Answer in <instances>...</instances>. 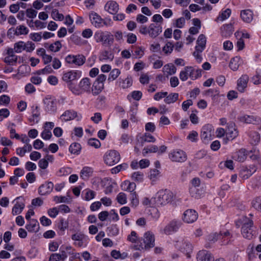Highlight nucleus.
Listing matches in <instances>:
<instances>
[{"mask_svg":"<svg viewBox=\"0 0 261 261\" xmlns=\"http://www.w3.org/2000/svg\"><path fill=\"white\" fill-rule=\"evenodd\" d=\"M143 243L139 245L135 246L136 250H148L153 248L155 245V236L151 231H147L144 233L142 239Z\"/></svg>","mask_w":261,"mask_h":261,"instance_id":"obj_1","label":"nucleus"},{"mask_svg":"<svg viewBox=\"0 0 261 261\" xmlns=\"http://www.w3.org/2000/svg\"><path fill=\"white\" fill-rule=\"evenodd\" d=\"M91 88V83L90 79L88 77L83 79L79 83L78 87L74 86L72 84L69 86L71 91L75 95H81L84 92H90Z\"/></svg>","mask_w":261,"mask_h":261,"instance_id":"obj_2","label":"nucleus"},{"mask_svg":"<svg viewBox=\"0 0 261 261\" xmlns=\"http://www.w3.org/2000/svg\"><path fill=\"white\" fill-rule=\"evenodd\" d=\"M94 38L96 42L101 43L106 46H110L114 42L113 36L109 32H96L94 34Z\"/></svg>","mask_w":261,"mask_h":261,"instance_id":"obj_3","label":"nucleus"},{"mask_svg":"<svg viewBox=\"0 0 261 261\" xmlns=\"http://www.w3.org/2000/svg\"><path fill=\"white\" fill-rule=\"evenodd\" d=\"M157 195L158 203L161 205H165L171 202L174 200L175 197L172 192L167 189L159 191Z\"/></svg>","mask_w":261,"mask_h":261,"instance_id":"obj_4","label":"nucleus"},{"mask_svg":"<svg viewBox=\"0 0 261 261\" xmlns=\"http://www.w3.org/2000/svg\"><path fill=\"white\" fill-rule=\"evenodd\" d=\"M242 222L243 223L242 234L243 237L248 239H252L254 235L252 230V221L245 217L242 218Z\"/></svg>","mask_w":261,"mask_h":261,"instance_id":"obj_5","label":"nucleus"},{"mask_svg":"<svg viewBox=\"0 0 261 261\" xmlns=\"http://www.w3.org/2000/svg\"><path fill=\"white\" fill-rule=\"evenodd\" d=\"M119 153L115 150H110L106 152L103 156L105 163L109 166H113L120 160Z\"/></svg>","mask_w":261,"mask_h":261,"instance_id":"obj_6","label":"nucleus"},{"mask_svg":"<svg viewBox=\"0 0 261 261\" xmlns=\"http://www.w3.org/2000/svg\"><path fill=\"white\" fill-rule=\"evenodd\" d=\"M175 246L186 254L187 257H191L190 254L193 251V246L189 242L184 240L181 241H178L175 244Z\"/></svg>","mask_w":261,"mask_h":261,"instance_id":"obj_7","label":"nucleus"},{"mask_svg":"<svg viewBox=\"0 0 261 261\" xmlns=\"http://www.w3.org/2000/svg\"><path fill=\"white\" fill-rule=\"evenodd\" d=\"M169 158L172 162L182 163L186 161L187 156L183 150L175 149L171 151Z\"/></svg>","mask_w":261,"mask_h":261,"instance_id":"obj_8","label":"nucleus"},{"mask_svg":"<svg viewBox=\"0 0 261 261\" xmlns=\"http://www.w3.org/2000/svg\"><path fill=\"white\" fill-rule=\"evenodd\" d=\"M214 128L210 124L205 125L202 128L201 138L203 142L207 143L213 139Z\"/></svg>","mask_w":261,"mask_h":261,"instance_id":"obj_9","label":"nucleus"},{"mask_svg":"<svg viewBox=\"0 0 261 261\" xmlns=\"http://www.w3.org/2000/svg\"><path fill=\"white\" fill-rule=\"evenodd\" d=\"M190 77L192 80L196 79L198 75L195 74V69L192 66H186L179 73V78L182 81H186Z\"/></svg>","mask_w":261,"mask_h":261,"instance_id":"obj_10","label":"nucleus"},{"mask_svg":"<svg viewBox=\"0 0 261 261\" xmlns=\"http://www.w3.org/2000/svg\"><path fill=\"white\" fill-rule=\"evenodd\" d=\"M226 135L227 139L224 140L225 143H227L228 140H233L238 136V131L234 123H230L228 124L226 129Z\"/></svg>","mask_w":261,"mask_h":261,"instance_id":"obj_11","label":"nucleus"},{"mask_svg":"<svg viewBox=\"0 0 261 261\" xmlns=\"http://www.w3.org/2000/svg\"><path fill=\"white\" fill-rule=\"evenodd\" d=\"M198 218V214L193 210H187L186 211L182 217L183 221L187 223H191L195 222Z\"/></svg>","mask_w":261,"mask_h":261,"instance_id":"obj_12","label":"nucleus"},{"mask_svg":"<svg viewBox=\"0 0 261 261\" xmlns=\"http://www.w3.org/2000/svg\"><path fill=\"white\" fill-rule=\"evenodd\" d=\"M15 201H16V202L12 210V214L14 216L20 214L25 206L24 199L22 197H17Z\"/></svg>","mask_w":261,"mask_h":261,"instance_id":"obj_13","label":"nucleus"},{"mask_svg":"<svg viewBox=\"0 0 261 261\" xmlns=\"http://www.w3.org/2000/svg\"><path fill=\"white\" fill-rule=\"evenodd\" d=\"M240 121L248 124H258L261 122V119L254 115H243L238 117Z\"/></svg>","mask_w":261,"mask_h":261,"instance_id":"obj_14","label":"nucleus"},{"mask_svg":"<svg viewBox=\"0 0 261 261\" xmlns=\"http://www.w3.org/2000/svg\"><path fill=\"white\" fill-rule=\"evenodd\" d=\"M46 111L48 112H54L56 111L57 106L56 99L50 97H47L43 100Z\"/></svg>","mask_w":261,"mask_h":261,"instance_id":"obj_15","label":"nucleus"},{"mask_svg":"<svg viewBox=\"0 0 261 261\" xmlns=\"http://www.w3.org/2000/svg\"><path fill=\"white\" fill-rule=\"evenodd\" d=\"M249 79V76L247 74H243L238 80L237 89L239 92L243 93L245 91Z\"/></svg>","mask_w":261,"mask_h":261,"instance_id":"obj_16","label":"nucleus"},{"mask_svg":"<svg viewBox=\"0 0 261 261\" xmlns=\"http://www.w3.org/2000/svg\"><path fill=\"white\" fill-rule=\"evenodd\" d=\"M89 17L92 24L96 28L102 27L105 24L104 20L95 12H91L89 15Z\"/></svg>","mask_w":261,"mask_h":261,"instance_id":"obj_17","label":"nucleus"},{"mask_svg":"<svg viewBox=\"0 0 261 261\" xmlns=\"http://www.w3.org/2000/svg\"><path fill=\"white\" fill-rule=\"evenodd\" d=\"M104 8L110 14H115L119 11V5L116 1L111 0L106 3Z\"/></svg>","mask_w":261,"mask_h":261,"instance_id":"obj_18","label":"nucleus"},{"mask_svg":"<svg viewBox=\"0 0 261 261\" xmlns=\"http://www.w3.org/2000/svg\"><path fill=\"white\" fill-rule=\"evenodd\" d=\"M162 32V28L160 24L151 23L149 25V35L152 38L158 36Z\"/></svg>","mask_w":261,"mask_h":261,"instance_id":"obj_19","label":"nucleus"},{"mask_svg":"<svg viewBox=\"0 0 261 261\" xmlns=\"http://www.w3.org/2000/svg\"><path fill=\"white\" fill-rule=\"evenodd\" d=\"M198 261H214V258L211 253L204 250L199 251L197 254Z\"/></svg>","mask_w":261,"mask_h":261,"instance_id":"obj_20","label":"nucleus"},{"mask_svg":"<svg viewBox=\"0 0 261 261\" xmlns=\"http://www.w3.org/2000/svg\"><path fill=\"white\" fill-rule=\"evenodd\" d=\"M14 50L12 48L7 49V56L5 58L4 61L8 64H13L17 62V57L14 54Z\"/></svg>","mask_w":261,"mask_h":261,"instance_id":"obj_21","label":"nucleus"},{"mask_svg":"<svg viewBox=\"0 0 261 261\" xmlns=\"http://www.w3.org/2000/svg\"><path fill=\"white\" fill-rule=\"evenodd\" d=\"M54 188V184L52 182H48L42 185L39 188V193L42 195H45L51 192Z\"/></svg>","mask_w":261,"mask_h":261,"instance_id":"obj_22","label":"nucleus"},{"mask_svg":"<svg viewBox=\"0 0 261 261\" xmlns=\"http://www.w3.org/2000/svg\"><path fill=\"white\" fill-rule=\"evenodd\" d=\"M155 141V139L153 136L149 134L145 133L143 136L140 137L138 139L137 145L139 146V147H142L145 142H154Z\"/></svg>","mask_w":261,"mask_h":261,"instance_id":"obj_23","label":"nucleus"},{"mask_svg":"<svg viewBox=\"0 0 261 261\" xmlns=\"http://www.w3.org/2000/svg\"><path fill=\"white\" fill-rule=\"evenodd\" d=\"M241 17L245 22L250 23L253 20V12L251 10L249 9L242 10L241 12Z\"/></svg>","mask_w":261,"mask_h":261,"instance_id":"obj_24","label":"nucleus"},{"mask_svg":"<svg viewBox=\"0 0 261 261\" xmlns=\"http://www.w3.org/2000/svg\"><path fill=\"white\" fill-rule=\"evenodd\" d=\"M77 117V113L73 110L66 111L60 117L62 121H67L74 119Z\"/></svg>","mask_w":261,"mask_h":261,"instance_id":"obj_25","label":"nucleus"},{"mask_svg":"<svg viewBox=\"0 0 261 261\" xmlns=\"http://www.w3.org/2000/svg\"><path fill=\"white\" fill-rule=\"evenodd\" d=\"M29 223L27 224L25 228L31 232H37L39 230V223L37 220L32 219L30 220Z\"/></svg>","mask_w":261,"mask_h":261,"instance_id":"obj_26","label":"nucleus"},{"mask_svg":"<svg viewBox=\"0 0 261 261\" xmlns=\"http://www.w3.org/2000/svg\"><path fill=\"white\" fill-rule=\"evenodd\" d=\"M206 42V39L203 34H201L199 36L197 40V45L195 47V48L197 50H200V51H202L205 47Z\"/></svg>","mask_w":261,"mask_h":261,"instance_id":"obj_27","label":"nucleus"},{"mask_svg":"<svg viewBox=\"0 0 261 261\" xmlns=\"http://www.w3.org/2000/svg\"><path fill=\"white\" fill-rule=\"evenodd\" d=\"M32 116L29 118V121L33 124L37 123L39 122L40 112L38 106L33 107L32 111Z\"/></svg>","mask_w":261,"mask_h":261,"instance_id":"obj_28","label":"nucleus"},{"mask_svg":"<svg viewBox=\"0 0 261 261\" xmlns=\"http://www.w3.org/2000/svg\"><path fill=\"white\" fill-rule=\"evenodd\" d=\"M93 172V169L90 167H84L80 172V177L84 180H88Z\"/></svg>","mask_w":261,"mask_h":261,"instance_id":"obj_29","label":"nucleus"},{"mask_svg":"<svg viewBox=\"0 0 261 261\" xmlns=\"http://www.w3.org/2000/svg\"><path fill=\"white\" fill-rule=\"evenodd\" d=\"M122 189L124 191H128L130 193L134 192L136 185L134 182H130L128 180H125L123 182L121 185Z\"/></svg>","mask_w":261,"mask_h":261,"instance_id":"obj_30","label":"nucleus"},{"mask_svg":"<svg viewBox=\"0 0 261 261\" xmlns=\"http://www.w3.org/2000/svg\"><path fill=\"white\" fill-rule=\"evenodd\" d=\"M104 89V84H99L94 82L91 88V92L93 95L96 96L100 94Z\"/></svg>","mask_w":261,"mask_h":261,"instance_id":"obj_31","label":"nucleus"},{"mask_svg":"<svg viewBox=\"0 0 261 261\" xmlns=\"http://www.w3.org/2000/svg\"><path fill=\"white\" fill-rule=\"evenodd\" d=\"M246 150L245 149H241L233 155V158L239 162H244L246 159Z\"/></svg>","mask_w":261,"mask_h":261,"instance_id":"obj_32","label":"nucleus"},{"mask_svg":"<svg viewBox=\"0 0 261 261\" xmlns=\"http://www.w3.org/2000/svg\"><path fill=\"white\" fill-rule=\"evenodd\" d=\"M77 73L75 71H70L65 73L62 77V79L66 82H69L76 79Z\"/></svg>","mask_w":261,"mask_h":261,"instance_id":"obj_33","label":"nucleus"},{"mask_svg":"<svg viewBox=\"0 0 261 261\" xmlns=\"http://www.w3.org/2000/svg\"><path fill=\"white\" fill-rule=\"evenodd\" d=\"M85 238L84 234L81 233H76L72 235L71 239L75 241V244L79 247H81L83 242V241Z\"/></svg>","mask_w":261,"mask_h":261,"instance_id":"obj_34","label":"nucleus"},{"mask_svg":"<svg viewBox=\"0 0 261 261\" xmlns=\"http://www.w3.org/2000/svg\"><path fill=\"white\" fill-rule=\"evenodd\" d=\"M255 171V169L254 167L252 168L251 169H243L241 171L239 175L243 179H246L248 178Z\"/></svg>","mask_w":261,"mask_h":261,"instance_id":"obj_35","label":"nucleus"},{"mask_svg":"<svg viewBox=\"0 0 261 261\" xmlns=\"http://www.w3.org/2000/svg\"><path fill=\"white\" fill-rule=\"evenodd\" d=\"M32 147L31 144L24 145L23 147H19L16 149L17 154L20 156H23L27 152H30L32 150Z\"/></svg>","mask_w":261,"mask_h":261,"instance_id":"obj_36","label":"nucleus"},{"mask_svg":"<svg viewBox=\"0 0 261 261\" xmlns=\"http://www.w3.org/2000/svg\"><path fill=\"white\" fill-rule=\"evenodd\" d=\"M241 63V60L239 57H235L231 59L229 67L233 71L237 70Z\"/></svg>","mask_w":261,"mask_h":261,"instance_id":"obj_37","label":"nucleus"},{"mask_svg":"<svg viewBox=\"0 0 261 261\" xmlns=\"http://www.w3.org/2000/svg\"><path fill=\"white\" fill-rule=\"evenodd\" d=\"M113 58V54L111 51L107 50L102 51L99 56L100 61H112Z\"/></svg>","mask_w":261,"mask_h":261,"instance_id":"obj_38","label":"nucleus"},{"mask_svg":"<svg viewBox=\"0 0 261 261\" xmlns=\"http://www.w3.org/2000/svg\"><path fill=\"white\" fill-rule=\"evenodd\" d=\"M163 71L167 75H172L176 73V68L172 64H166L163 68Z\"/></svg>","mask_w":261,"mask_h":261,"instance_id":"obj_39","label":"nucleus"},{"mask_svg":"<svg viewBox=\"0 0 261 261\" xmlns=\"http://www.w3.org/2000/svg\"><path fill=\"white\" fill-rule=\"evenodd\" d=\"M178 97L179 95L178 93H170L166 96L164 101L167 104L173 103L178 100Z\"/></svg>","mask_w":261,"mask_h":261,"instance_id":"obj_40","label":"nucleus"},{"mask_svg":"<svg viewBox=\"0 0 261 261\" xmlns=\"http://www.w3.org/2000/svg\"><path fill=\"white\" fill-rule=\"evenodd\" d=\"M233 32L232 25L231 24H226L221 27V32L223 36H229Z\"/></svg>","mask_w":261,"mask_h":261,"instance_id":"obj_41","label":"nucleus"},{"mask_svg":"<svg viewBox=\"0 0 261 261\" xmlns=\"http://www.w3.org/2000/svg\"><path fill=\"white\" fill-rule=\"evenodd\" d=\"M29 33V29L24 25H20L16 27L14 34L16 36L27 35Z\"/></svg>","mask_w":261,"mask_h":261,"instance_id":"obj_42","label":"nucleus"},{"mask_svg":"<svg viewBox=\"0 0 261 261\" xmlns=\"http://www.w3.org/2000/svg\"><path fill=\"white\" fill-rule=\"evenodd\" d=\"M231 11L230 9H226L225 10L223 11L217 18V21H223L227 19L230 16Z\"/></svg>","mask_w":261,"mask_h":261,"instance_id":"obj_43","label":"nucleus"},{"mask_svg":"<svg viewBox=\"0 0 261 261\" xmlns=\"http://www.w3.org/2000/svg\"><path fill=\"white\" fill-rule=\"evenodd\" d=\"M189 192L191 196L196 199L200 198L203 194L202 191L196 187H190Z\"/></svg>","mask_w":261,"mask_h":261,"instance_id":"obj_44","label":"nucleus"},{"mask_svg":"<svg viewBox=\"0 0 261 261\" xmlns=\"http://www.w3.org/2000/svg\"><path fill=\"white\" fill-rule=\"evenodd\" d=\"M251 204L254 209L261 213V196H258L254 198Z\"/></svg>","mask_w":261,"mask_h":261,"instance_id":"obj_45","label":"nucleus"},{"mask_svg":"<svg viewBox=\"0 0 261 261\" xmlns=\"http://www.w3.org/2000/svg\"><path fill=\"white\" fill-rule=\"evenodd\" d=\"M13 49L17 53H20L23 50L25 51L24 42L20 41L15 43L14 44V48Z\"/></svg>","mask_w":261,"mask_h":261,"instance_id":"obj_46","label":"nucleus"},{"mask_svg":"<svg viewBox=\"0 0 261 261\" xmlns=\"http://www.w3.org/2000/svg\"><path fill=\"white\" fill-rule=\"evenodd\" d=\"M86 58L82 55L74 56L73 64L76 65L81 66L84 64Z\"/></svg>","mask_w":261,"mask_h":261,"instance_id":"obj_47","label":"nucleus"},{"mask_svg":"<svg viewBox=\"0 0 261 261\" xmlns=\"http://www.w3.org/2000/svg\"><path fill=\"white\" fill-rule=\"evenodd\" d=\"M58 227L60 230L61 234H64L65 230L68 227V221L64 220L63 219H61Z\"/></svg>","mask_w":261,"mask_h":261,"instance_id":"obj_48","label":"nucleus"},{"mask_svg":"<svg viewBox=\"0 0 261 261\" xmlns=\"http://www.w3.org/2000/svg\"><path fill=\"white\" fill-rule=\"evenodd\" d=\"M250 138L252 144H257L260 141V135L256 132H251L250 134Z\"/></svg>","mask_w":261,"mask_h":261,"instance_id":"obj_49","label":"nucleus"},{"mask_svg":"<svg viewBox=\"0 0 261 261\" xmlns=\"http://www.w3.org/2000/svg\"><path fill=\"white\" fill-rule=\"evenodd\" d=\"M120 74V71L118 69H113L109 74L108 80L113 81L115 80Z\"/></svg>","mask_w":261,"mask_h":261,"instance_id":"obj_50","label":"nucleus"},{"mask_svg":"<svg viewBox=\"0 0 261 261\" xmlns=\"http://www.w3.org/2000/svg\"><path fill=\"white\" fill-rule=\"evenodd\" d=\"M132 178L137 182H141L143 180L144 174L140 171L135 172L132 175Z\"/></svg>","mask_w":261,"mask_h":261,"instance_id":"obj_51","label":"nucleus"},{"mask_svg":"<svg viewBox=\"0 0 261 261\" xmlns=\"http://www.w3.org/2000/svg\"><path fill=\"white\" fill-rule=\"evenodd\" d=\"M161 176L160 171L157 169H154L150 170L149 178L152 181H155Z\"/></svg>","mask_w":261,"mask_h":261,"instance_id":"obj_52","label":"nucleus"},{"mask_svg":"<svg viewBox=\"0 0 261 261\" xmlns=\"http://www.w3.org/2000/svg\"><path fill=\"white\" fill-rule=\"evenodd\" d=\"M173 47V44L171 42L168 41L163 47V51L166 55L170 54L172 53Z\"/></svg>","mask_w":261,"mask_h":261,"instance_id":"obj_53","label":"nucleus"},{"mask_svg":"<svg viewBox=\"0 0 261 261\" xmlns=\"http://www.w3.org/2000/svg\"><path fill=\"white\" fill-rule=\"evenodd\" d=\"M117 202L121 204H125L127 202V197L125 193L123 192L119 193L116 197Z\"/></svg>","mask_w":261,"mask_h":261,"instance_id":"obj_54","label":"nucleus"},{"mask_svg":"<svg viewBox=\"0 0 261 261\" xmlns=\"http://www.w3.org/2000/svg\"><path fill=\"white\" fill-rule=\"evenodd\" d=\"M139 203V199L136 192L131 193L130 205L132 207H136Z\"/></svg>","mask_w":261,"mask_h":261,"instance_id":"obj_55","label":"nucleus"},{"mask_svg":"<svg viewBox=\"0 0 261 261\" xmlns=\"http://www.w3.org/2000/svg\"><path fill=\"white\" fill-rule=\"evenodd\" d=\"M158 151V147L155 145H151L145 147L143 150L142 154L143 156H145L146 154L149 152H156Z\"/></svg>","mask_w":261,"mask_h":261,"instance_id":"obj_56","label":"nucleus"},{"mask_svg":"<svg viewBox=\"0 0 261 261\" xmlns=\"http://www.w3.org/2000/svg\"><path fill=\"white\" fill-rule=\"evenodd\" d=\"M133 80L130 77H127L121 83V87L123 89H126L132 85Z\"/></svg>","mask_w":261,"mask_h":261,"instance_id":"obj_57","label":"nucleus"},{"mask_svg":"<svg viewBox=\"0 0 261 261\" xmlns=\"http://www.w3.org/2000/svg\"><path fill=\"white\" fill-rule=\"evenodd\" d=\"M88 144L89 146L94 147L95 148H99L101 146L100 141L95 138H91L89 139Z\"/></svg>","mask_w":261,"mask_h":261,"instance_id":"obj_58","label":"nucleus"},{"mask_svg":"<svg viewBox=\"0 0 261 261\" xmlns=\"http://www.w3.org/2000/svg\"><path fill=\"white\" fill-rule=\"evenodd\" d=\"M62 44L61 42L59 41H57L55 43L50 44L49 46V49L51 51L57 52L60 50Z\"/></svg>","mask_w":261,"mask_h":261,"instance_id":"obj_59","label":"nucleus"},{"mask_svg":"<svg viewBox=\"0 0 261 261\" xmlns=\"http://www.w3.org/2000/svg\"><path fill=\"white\" fill-rule=\"evenodd\" d=\"M37 11L32 8H28L25 10L27 17L30 19L35 18L37 16Z\"/></svg>","mask_w":261,"mask_h":261,"instance_id":"obj_60","label":"nucleus"},{"mask_svg":"<svg viewBox=\"0 0 261 261\" xmlns=\"http://www.w3.org/2000/svg\"><path fill=\"white\" fill-rule=\"evenodd\" d=\"M81 145L79 143H74L70 145L69 147V151L71 153L75 154L77 153L81 150Z\"/></svg>","mask_w":261,"mask_h":261,"instance_id":"obj_61","label":"nucleus"},{"mask_svg":"<svg viewBox=\"0 0 261 261\" xmlns=\"http://www.w3.org/2000/svg\"><path fill=\"white\" fill-rule=\"evenodd\" d=\"M95 193L93 191L87 189L86 190L85 196L84 197L85 200L87 201H89L92 199H93L95 197Z\"/></svg>","mask_w":261,"mask_h":261,"instance_id":"obj_62","label":"nucleus"},{"mask_svg":"<svg viewBox=\"0 0 261 261\" xmlns=\"http://www.w3.org/2000/svg\"><path fill=\"white\" fill-rule=\"evenodd\" d=\"M25 51L31 53L33 51L35 48V44L31 41H27L24 42Z\"/></svg>","mask_w":261,"mask_h":261,"instance_id":"obj_63","label":"nucleus"},{"mask_svg":"<svg viewBox=\"0 0 261 261\" xmlns=\"http://www.w3.org/2000/svg\"><path fill=\"white\" fill-rule=\"evenodd\" d=\"M220 235L217 232L211 233L207 237V240L211 243H215L219 239Z\"/></svg>","mask_w":261,"mask_h":261,"instance_id":"obj_64","label":"nucleus"}]
</instances>
